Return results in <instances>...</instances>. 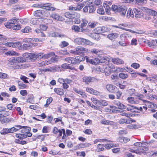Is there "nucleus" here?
I'll use <instances>...</instances> for the list:
<instances>
[{"instance_id": "f257e3e1", "label": "nucleus", "mask_w": 157, "mask_h": 157, "mask_svg": "<svg viewBox=\"0 0 157 157\" xmlns=\"http://www.w3.org/2000/svg\"><path fill=\"white\" fill-rule=\"evenodd\" d=\"M112 10L115 12L119 13L121 16L125 17L127 10V8L125 6L120 5H112L111 8Z\"/></svg>"}, {"instance_id": "f03ea898", "label": "nucleus", "mask_w": 157, "mask_h": 157, "mask_svg": "<svg viewBox=\"0 0 157 157\" xmlns=\"http://www.w3.org/2000/svg\"><path fill=\"white\" fill-rule=\"evenodd\" d=\"M75 42L78 45H92L93 43L88 40L81 38H77L75 40Z\"/></svg>"}, {"instance_id": "7ed1b4c3", "label": "nucleus", "mask_w": 157, "mask_h": 157, "mask_svg": "<svg viewBox=\"0 0 157 157\" xmlns=\"http://www.w3.org/2000/svg\"><path fill=\"white\" fill-rule=\"evenodd\" d=\"M71 52L75 55H80L84 54L85 53L88 52V50L82 46H78L75 50H71Z\"/></svg>"}, {"instance_id": "20e7f679", "label": "nucleus", "mask_w": 157, "mask_h": 157, "mask_svg": "<svg viewBox=\"0 0 157 157\" xmlns=\"http://www.w3.org/2000/svg\"><path fill=\"white\" fill-rule=\"evenodd\" d=\"M18 22L17 21V19L16 18L12 19L9 20L8 22L5 23V26L8 28L11 29L13 26V25L17 24Z\"/></svg>"}, {"instance_id": "39448f33", "label": "nucleus", "mask_w": 157, "mask_h": 157, "mask_svg": "<svg viewBox=\"0 0 157 157\" xmlns=\"http://www.w3.org/2000/svg\"><path fill=\"white\" fill-rule=\"evenodd\" d=\"M30 55V59L32 61H34L42 58V53L38 54L31 53Z\"/></svg>"}, {"instance_id": "423d86ee", "label": "nucleus", "mask_w": 157, "mask_h": 157, "mask_svg": "<svg viewBox=\"0 0 157 157\" xmlns=\"http://www.w3.org/2000/svg\"><path fill=\"white\" fill-rule=\"evenodd\" d=\"M46 20V19L33 18L30 20V23L34 25H39L42 23V21L45 22Z\"/></svg>"}, {"instance_id": "0eeeda50", "label": "nucleus", "mask_w": 157, "mask_h": 157, "mask_svg": "<svg viewBox=\"0 0 157 157\" xmlns=\"http://www.w3.org/2000/svg\"><path fill=\"white\" fill-rule=\"evenodd\" d=\"M34 15L36 17H47V14L44 10H37L35 12Z\"/></svg>"}, {"instance_id": "6e6552de", "label": "nucleus", "mask_w": 157, "mask_h": 157, "mask_svg": "<svg viewBox=\"0 0 157 157\" xmlns=\"http://www.w3.org/2000/svg\"><path fill=\"white\" fill-rule=\"evenodd\" d=\"M82 80L86 84H88L90 82L96 81L97 79L94 77L85 76L82 78Z\"/></svg>"}, {"instance_id": "1a4fd4ad", "label": "nucleus", "mask_w": 157, "mask_h": 157, "mask_svg": "<svg viewBox=\"0 0 157 157\" xmlns=\"http://www.w3.org/2000/svg\"><path fill=\"white\" fill-rule=\"evenodd\" d=\"M84 58L82 56H78L75 57H72V64L75 65L83 61Z\"/></svg>"}, {"instance_id": "9d476101", "label": "nucleus", "mask_w": 157, "mask_h": 157, "mask_svg": "<svg viewBox=\"0 0 157 157\" xmlns=\"http://www.w3.org/2000/svg\"><path fill=\"white\" fill-rule=\"evenodd\" d=\"M105 87L107 90L111 93H115L117 90L116 86L111 84L107 85Z\"/></svg>"}, {"instance_id": "9b49d317", "label": "nucleus", "mask_w": 157, "mask_h": 157, "mask_svg": "<svg viewBox=\"0 0 157 157\" xmlns=\"http://www.w3.org/2000/svg\"><path fill=\"white\" fill-rule=\"evenodd\" d=\"M2 44L9 47H17L21 46V43L19 42L15 43L7 42L4 44L2 43Z\"/></svg>"}, {"instance_id": "f8f14e48", "label": "nucleus", "mask_w": 157, "mask_h": 157, "mask_svg": "<svg viewBox=\"0 0 157 157\" xmlns=\"http://www.w3.org/2000/svg\"><path fill=\"white\" fill-rule=\"evenodd\" d=\"M133 11L135 13V17L137 18H140L144 15L142 11H140L138 9L135 8L133 9Z\"/></svg>"}, {"instance_id": "ddd939ff", "label": "nucleus", "mask_w": 157, "mask_h": 157, "mask_svg": "<svg viewBox=\"0 0 157 157\" xmlns=\"http://www.w3.org/2000/svg\"><path fill=\"white\" fill-rule=\"evenodd\" d=\"M109 29L105 26L99 27L96 29V30L98 31V33H102L107 32L109 31Z\"/></svg>"}, {"instance_id": "4468645a", "label": "nucleus", "mask_w": 157, "mask_h": 157, "mask_svg": "<svg viewBox=\"0 0 157 157\" xmlns=\"http://www.w3.org/2000/svg\"><path fill=\"white\" fill-rule=\"evenodd\" d=\"M50 17L53 19L57 21H62L64 20V18L63 17L56 13H55L51 14Z\"/></svg>"}, {"instance_id": "2eb2a0df", "label": "nucleus", "mask_w": 157, "mask_h": 157, "mask_svg": "<svg viewBox=\"0 0 157 157\" xmlns=\"http://www.w3.org/2000/svg\"><path fill=\"white\" fill-rule=\"evenodd\" d=\"M13 61L14 63H23L26 62V59L21 57H16L14 58Z\"/></svg>"}, {"instance_id": "dca6fc26", "label": "nucleus", "mask_w": 157, "mask_h": 157, "mask_svg": "<svg viewBox=\"0 0 157 157\" xmlns=\"http://www.w3.org/2000/svg\"><path fill=\"white\" fill-rule=\"evenodd\" d=\"M42 8L48 10L54 11L55 8L51 6V4L49 3L44 4L43 5Z\"/></svg>"}, {"instance_id": "f3484780", "label": "nucleus", "mask_w": 157, "mask_h": 157, "mask_svg": "<svg viewBox=\"0 0 157 157\" xmlns=\"http://www.w3.org/2000/svg\"><path fill=\"white\" fill-rule=\"evenodd\" d=\"M111 61L113 63L116 64H123L124 63L122 60L118 58H113Z\"/></svg>"}, {"instance_id": "a211bd4d", "label": "nucleus", "mask_w": 157, "mask_h": 157, "mask_svg": "<svg viewBox=\"0 0 157 157\" xmlns=\"http://www.w3.org/2000/svg\"><path fill=\"white\" fill-rule=\"evenodd\" d=\"M125 108H123L122 109H126L127 111L131 112H132L135 111V109L136 108V107L134 106L133 105H128L127 106L125 105Z\"/></svg>"}, {"instance_id": "6ab92c4d", "label": "nucleus", "mask_w": 157, "mask_h": 157, "mask_svg": "<svg viewBox=\"0 0 157 157\" xmlns=\"http://www.w3.org/2000/svg\"><path fill=\"white\" fill-rule=\"evenodd\" d=\"M49 36L51 37H64L65 35L63 34H59L58 33H55L54 32H50L49 34Z\"/></svg>"}, {"instance_id": "aec40b11", "label": "nucleus", "mask_w": 157, "mask_h": 157, "mask_svg": "<svg viewBox=\"0 0 157 157\" xmlns=\"http://www.w3.org/2000/svg\"><path fill=\"white\" fill-rule=\"evenodd\" d=\"M113 102L115 105L118 106V108L119 109H122V108H125V105L120 102L118 101L115 100H114Z\"/></svg>"}, {"instance_id": "412c9836", "label": "nucleus", "mask_w": 157, "mask_h": 157, "mask_svg": "<svg viewBox=\"0 0 157 157\" xmlns=\"http://www.w3.org/2000/svg\"><path fill=\"white\" fill-rule=\"evenodd\" d=\"M118 34L116 33H113L109 34L107 35V37L110 40H112L117 38L118 36Z\"/></svg>"}, {"instance_id": "4be33fe9", "label": "nucleus", "mask_w": 157, "mask_h": 157, "mask_svg": "<svg viewBox=\"0 0 157 157\" xmlns=\"http://www.w3.org/2000/svg\"><path fill=\"white\" fill-rule=\"evenodd\" d=\"M10 115L8 112L6 111H0V120L2 118L9 116Z\"/></svg>"}, {"instance_id": "5701e85b", "label": "nucleus", "mask_w": 157, "mask_h": 157, "mask_svg": "<svg viewBox=\"0 0 157 157\" xmlns=\"http://www.w3.org/2000/svg\"><path fill=\"white\" fill-rule=\"evenodd\" d=\"M147 13L149 14L152 16H154V18L155 19H156L155 18V16L157 15V12L156 11L152 10L151 9H148L147 10Z\"/></svg>"}, {"instance_id": "b1692460", "label": "nucleus", "mask_w": 157, "mask_h": 157, "mask_svg": "<svg viewBox=\"0 0 157 157\" xmlns=\"http://www.w3.org/2000/svg\"><path fill=\"white\" fill-rule=\"evenodd\" d=\"M72 29L75 32H82L84 31L83 28H80L78 26L76 25H73L72 27Z\"/></svg>"}, {"instance_id": "393cba45", "label": "nucleus", "mask_w": 157, "mask_h": 157, "mask_svg": "<svg viewBox=\"0 0 157 157\" xmlns=\"http://www.w3.org/2000/svg\"><path fill=\"white\" fill-rule=\"evenodd\" d=\"M134 14L131 8H129L127 12L126 17L128 18L130 17H134Z\"/></svg>"}, {"instance_id": "a878e982", "label": "nucleus", "mask_w": 157, "mask_h": 157, "mask_svg": "<svg viewBox=\"0 0 157 157\" xmlns=\"http://www.w3.org/2000/svg\"><path fill=\"white\" fill-rule=\"evenodd\" d=\"M53 55H55V53L53 52H51L49 53L44 55L43 53H42V58H44V59H48Z\"/></svg>"}, {"instance_id": "bb28decb", "label": "nucleus", "mask_w": 157, "mask_h": 157, "mask_svg": "<svg viewBox=\"0 0 157 157\" xmlns=\"http://www.w3.org/2000/svg\"><path fill=\"white\" fill-rule=\"evenodd\" d=\"M101 123L102 124L108 125H112L113 124V121L105 119L102 120L101 121Z\"/></svg>"}, {"instance_id": "cd10ccee", "label": "nucleus", "mask_w": 157, "mask_h": 157, "mask_svg": "<svg viewBox=\"0 0 157 157\" xmlns=\"http://www.w3.org/2000/svg\"><path fill=\"white\" fill-rule=\"evenodd\" d=\"M64 15L66 17L68 18L73 19L74 18H75L73 13L69 12L65 13L64 14Z\"/></svg>"}, {"instance_id": "c85d7f7f", "label": "nucleus", "mask_w": 157, "mask_h": 157, "mask_svg": "<svg viewBox=\"0 0 157 157\" xmlns=\"http://www.w3.org/2000/svg\"><path fill=\"white\" fill-rule=\"evenodd\" d=\"M13 119H9V118H2L1 119V120H0V121L2 124H5L9 123L10 121H12Z\"/></svg>"}, {"instance_id": "c756f323", "label": "nucleus", "mask_w": 157, "mask_h": 157, "mask_svg": "<svg viewBox=\"0 0 157 157\" xmlns=\"http://www.w3.org/2000/svg\"><path fill=\"white\" fill-rule=\"evenodd\" d=\"M103 5L105 9V11L109 13L111 9V8L109 6V5L108 4L107 2H105L103 4Z\"/></svg>"}, {"instance_id": "7c9ffc66", "label": "nucleus", "mask_w": 157, "mask_h": 157, "mask_svg": "<svg viewBox=\"0 0 157 157\" xmlns=\"http://www.w3.org/2000/svg\"><path fill=\"white\" fill-rule=\"evenodd\" d=\"M63 90L61 89L55 88L54 89V91L57 94L59 95H63L64 93L63 91Z\"/></svg>"}, {"instance_id": "2f4dec72", "label": "nucleus", "mask_w": 157, "mask_h": 157, "mask_svg": "<svg viewBox=\"0 0 157 157\" xmlns=\"http://www.w3.org/2000/svg\"><path fill=\"white\" fill-rule=\"evenodd\" d=\"M15 142L18 144L22 145L26 144H27V142L26 141L22 139H16L15 140Z\"/></svg>"}, {"instance_id": "473e14b6", "label": "nucleus", "mask_w": 157, "mask_h": 157, "mask_svg": "<svg viewBox=\"0 0 157 157\" xmlns=\"http://www.w3.org/2000/svg\"><path fill=\"white\" fill-rule=\"evenodd\" d=\"M31 30L32 29L30 27L27 26L24 29H22L21 31L23 33H28L31 32Z\"/></svg>"}, {"instance_id": "72a5a7b5", "label": "nucleus", "mask_w": 157, "mask_h": 157, "mask_svg": "<svg viewBox=\"0 0 157 157\" xmlns=\"http://www.w3.org/2000/svg\"><path fill=\"white\" fill-rule=\"evenodd\" d=\"M104 145L102 144H99L98 145L97 148L96 149V151L98 152H100L103 151L104 149Z\"/></svg>"}, {"instance_id": "f704fd0d", "label": "nucleus", "mask_w": 157, "mask_h": 157, "mask_svg": "<svg viewBox=\"0 0 157 157\" xmlns=\"http://www.w3.org/2000/svg\"><path fill=\"white\" fill-rule=\"evenodd\" d=\"M18 83L19 89H25L27 87L26 85L24 84L22 82L20 81H18Z\"/></svg>"}, {"instance_id": "c9c22d12", "label": "nucleus", "mask_w": 157, "mask_h": 157, "mask_svg": "<svg viewBox=\"0 0 157 157\" xmlns=\"http://www.w3.org/2000/svg\"><path fill=\"white\" fill-rule=\"evenodd\" d=\"M119 76L121 78L124 79L127 78L128 77V75L127 74L123 73H121L119 74Z\"/></svg>"}, {"instance_id": "e433bc0d", "label": "nucleus", "mask_w": 157, "mask_h": 157, "mask_svg": "<svg viewBox=\"0 0 157 157\" xmlns=\"http://www.w3.org/2000/svg\"><path fill=\"white\" fill-rule=\"evenodd\" d=\"M116 145L113 144H108L105 145L104 146L107 149H109L112 147L115 146Z\"/></svg>"}, {"instance_id": "4c0bfd02", "label": "nucleus", "mask_w": 157, "mask_h": 157, "mask_svg": "<svg viewBox=\"0 0 157 157\" xmlns=\"http://www.w3.org/2000/svg\"><path fill=\"white\" fill-rule=\"evenodd\" d=\"M97 12L98 13L100 14H103L105 13V11L102 6H101L97 10Z\"/></svg>"}, {"instance_id": "58836bf2", "label": "nucleus", "mask_w": 157, "mask_h": 157, "mask_svg": "<svg viewBox=\"0 0 157 157\" xmlns=\"http://www.w3.org/2000/svg\"><path fill=\"white\" fill-rule=\"evenodd\" d=\"M1 134L2 135H5L8 133H10L9 128H3L1 131Z\"/></svg>"}, {"instance_id": "ea45409f", "label": "nucleus", "mask_w": 157, "mask_h": 157, "mask_svg": "<svg viewBox=\"0 0 157 157\" xmlns=\"http://www.w3.org/2000/svg\"><path fill=\"white\" fill-rule=\"evenodd\" d=\"M84 57V61L86 59L87 63L92 64L93 59H91L90 57H89L87 56Z\"/></svg>"}, {"instance_id": "a19ab883", "label": "nucleus", "mask_w": 157, "mask_h": 157, "mask_svg": "<svg viewBox=\"0 0 157 157\" xmlns=\"http://www.w3.org/2000/svg\"><path fill=\"white\" fill-rule=\"evenodd\" d=\"M69 44L67 42L63 41L61 43L59 46L60 47L63 48L67 46Z\"/></svg>"}, {"instance_id": "79ce46f5", "label": "nucleus", "mask_w": 157, "mask_h": 157, "mask_svg": "<svg viewBox=\"0 0 157 157\" xmlns=\"http://www.w3.org/2000/svg\"><path fill=\"white\" fill-rule=\"evenodd\" d=\"M59 58L57 56L52 57L51 58V61L52 63H56L59 60Z\"/></svg>"}, {"instance_id": "37998d69", "label": "nucleus", "mask_w": 157, "mask_h": 157, "mask_svg": "<svg viewBox=\"0 0 157 157\" xmlns=\"http://www.w3.org/2000/svg\"><path fill=\"white\" fill-rule=\"evenodd\" d=\"M74 91L76 92L77 93L82 95V96H84L85 95V93L84 92H83L81 90H78V89L75 88L74 89Z\"/></svg>"}, {"instance_id": "c03bdc74", "label": "nucleus", "mask_w": 157, "mask_h": 157, "mask_svg": "<svg viewBox=\"0 0 157 157\" xmlns=\"http://www.w3.org/2000/svg\"><path fill=\"white\" fill-rule=\"evenodd\" d=\"M7 55L9 56H13V55H17V53L16 52L14 51H9L5 53Z\"/></svg>"}, {"instance_id": "a18cd8bd", "label": "nucleus", "mask_w": 157, "mask_h": 157, "mask_svg": "<svg viewBox=\"0 0 157 157\" xmlns=\"http://www.w3.org/2000/svg\"><path fill=\"white\" fill-rule=\"evenodd\" d=\"M100 63L99 59L98 58H95L93 59L92 64L94 65H97Z\"/></svg>"}, {"instance_id": "49530a36", "label": "nucleus", "mask_w": 157, "mask_h": 157, "mask_svg": "<svg viewBox=\"0 0 157 157\" xmlns=\"http://www.w3.org/2000/svg\"><path fill=\"white\" fill-rule=\"evenodd\" d=\"M128 102L131 104H135V101H134V98L132 97H129L127 98Z\"/></svg>"}, {"instance_id": "de8ad7c7", "label": "nucleus", "mask_w": 157, "mask_h": 157, "mask_svg": "<svg viewBox=\"0 0 157 157\" xmlns=\"http://www.w3.org/2000/svg\"><path fill=\"white\" fill-rule=\"evenodd\" d=\"M87 22V21L86 19H83L82 20V22L81 25V28H83L84 27L86 26V25Z\"/></svg>"}, {"instance_id": "09e8293b", "label": "nucleus", "mask_w": 157, "mask_h": 157, "mask_svg": "<svg viewBox=\"0 0 157 157\" xmlns=\"http://www.w3.org/2000/svg\"><path fill=\"white\" fill-rule=\"evenodd\" d=\"M64 60L67 63L72 64V57H68L65 58Z\"/></svg>"}, {"instance_id": "8fccbe9b", "label": "nucleus", "mask_w": 157, "mask_h": 157, "mask_svg": "<svg viewBox=\"0 0 157 157\" xmlns=\"http://www.w3.org/2000/svg\"><path fill=\"white\" fill-rule=\"evenodd\" d=\"M30 53H25L22 55V57L24 58L26 60V59L29 58L30 59Z\"/></svg>"}, {"instance_id": "3c124183", "label": "nucleus", "mask_w": 157, "mask_h": 157, "mask_svg": "<svg viewBox=\"0 0 157 157\" xmlns=\"http://www.w3.org/2000/svg\"><path fill=\"white\" fill-rule=\"evenodd\" d=\"M89 13H92L94 11V6L91 5H89Z\"/></svg>"}, {"instance_id": "603ef678", "label": "nucleus", "mask_w": 157, "mask_h": 157, "mask_svg": "<svg viewBox=\"0 0 157 157\" xmlns=\"http://www.w3.org/2000/svg\"><path fill=\"white\" fill-rule=\"evenodd\" d=\"M84 4L83 3H80L76 7V10H80L83 7Z\"/></svg>"}, {"instance_id": "864d4df0", "label": "nucleus", "mask_w": 157, "mask_h": 157, "mask_svg": "<svg viewBox=\"0 0 157 157\" xmlns=\"http://www.w3.org/2000/svg\"><path fill=\"white\" fill-rule=\"evenodd\" d=\"M97 22H89L88 24V26L91 28H94Z\"/></svg>"}, {"instance_id": "5fc2aeb1", "label": "nucleus", "mask_w": 157, "mask_h": 157, "mask_svg": "<svg viewBox=\"0 0 157 157\" xmlns=\"http://www.w3.org/2000/svg\"><path fill=\"white\" fill-rule=\"evenodd\" d=\"M125 68L124 69L126 71L129 73H131L132 74H133V73L135 72L134 71H133L132 70V69L128 67H125Z\"/></svg>"}, {"instance_id": "6e6d98bb", "label": "nucleus", "mask_w": 157, "mask_h": 157, "mask_svg": "<svg viewBox=\"0 0 157 157\" xmlns=\"http://www.w3.org/2000/svg\"><path fill=\"white\" fill-rule=\"evenodd\" d=\"M145 142H138L135 143L134 145L136 146L142 147L143 146V143H145Z\"/></svg>"}, {"instance_id": "4d7b16f0", "label": "nucleus", "mask_w": 157, "mask_h": 157, "mask_svg": "<svg viewBox=\"0 0 157 157\" xmlns=\"http://www.w3.org/2000/svg\"><path fill=\"white\" fill-rule=\"evenodd\" d=\"M13 29L15 30H17L20 29L21 28V27L20 25H16L13 26L12 27Z\"/></svg>"}, {"instance_id": "13d9d810", "label": "nucleus", "mask_w": 157, "mask_h": 157, "mask_svg": "<svg viewBox=\"0 0 157 157\" xmlns=\"http://www.w3.org/2000/svg\"><path fill=\"white\" fill-rule=\"evenodd\" d=\"M20 94L23 96H25L27 95V92L26 90H22L20 91Z\"/></svg>"}, {"instance_id": "bf43d9fd", "label": "nucleus", "mask_w": 157, "mask_h": 157, "mask_svg": "<svg viewBox=\"0 0 157 157\" xmlns=\"http://www.w3.org/2000/svg\"><path fill=\"white\" fill-rule=\"evenodd\" d=\"M116 92L117 98L119 99H120L121 96L122 94V92L120 91H117Z\"/></svg>"}, {"instance_id": "052dcab7", "label": "nucleus", "mask_w": 157, "mask_h": 157, "mask_svg": "<svg viewBox=\"0 0 157 157\" xmlns=\"http://www.w3.org/2000/svg\"><path fill=\"white\" fill-rule=\"evenodd\" d=\"M10 133H13L16 132L18 130V129L14 127H13L10 128H9Z\"/></svg>"}, {"instance_id": "680f3d73", "label": "nucleus", "mask_w": 157, "mask_h": 157, "mask_svg": "<svg viewBox=\"0 0 157 157\" xmlns=\"http://www.w3.org/2000/svg\"><path fill=\"white\" fill-rule=\"evenodd\" d=\"M20 78L21 80H22V81H24V83H29L28 81L27 80V79L28 78L25 76H21V77Z\"/></svg>"}, {"instance_id": "e2e57ef3", "label": "nucleus", "mask_w": 157, "mask_h": 157, "mask_svg": "<svg viewBox=\"0 0 157 157\" xmlns=\"http://www.w3.org/2000/svg\"><path fill=\"white\" fill-rule=\"evenodd\" d=\"M41 23H40V25H40V28L41 29V30L45 31L47 29V26L44 25H41Z\"/></svg>"}, {"instance_id": "0e129e2a", "label": "nucleus", "mask_w": 157, "mask_h": 157, "mask_svg": "<svg viewBox=\"0 0 157 157\" xmlns=\"http://www.w3.org/2000/svg\"><path fill=\"white\" fill-rule=\"evenodd\" d=\"M91 52L92 53L98 55V53L99 52V51L98 49H93L91 50Z\"/></svg>"}, {"instance_id": "69168bd1", "label": "nucleus", "mask_w": 157, "mask_h": 157, "mask_svg": "<svg viewBox=\"0 0 157 157\" xmlns=\"http://www.w3.org/2000/svg\"><path fill=\"white\" fill-rule=\"evenodd\" d=\"M128 93L130 95L132 96L135 93V90L134 89H130Z\"/></svg>"}, {"instance_id": "338daca9", "label": "nucleus", "mask_w": 157, "mask_h": 157, "mask_svg": "<svg viewBox=\"0 0 157 157\" xmlns=\"http://www.w3.org/2000/svg\"><path fill=\"white\" fill-rule=\"evenodd\" d=\"M7 75L6 74L0 72V78H6L7 77Z\"/></svg>"}, {"instance_id": "774afa93", "label": "nucleus", "mask_w": 157, "mask_h": 157, "mask_svg": "<svg viewBox=\"0 0 157 157\" xmlns=\"http://www.w3.org/2000/svg\"><path fill=\"white\" fill-rule=\"evenodd\" d=\"M131 66L136 69H137L140 66L139 64L137 63H133L131 65Z\"/></svg>"}]
</instances>
